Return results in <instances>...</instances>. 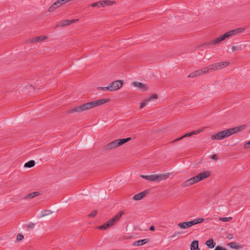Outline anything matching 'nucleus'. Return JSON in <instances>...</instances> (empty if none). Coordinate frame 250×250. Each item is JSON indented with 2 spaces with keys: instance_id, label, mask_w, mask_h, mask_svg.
Here are the masks:
<instances>
[{
  "instance_id": "obj_41",
  "label": "nucleus",
  "mask_w": 250,
  "mask_h": 250,
  "mask_svg": "<svg viewBox=\"0 0 250 250\" xmlns=\"http://www.w3.org/2000/svg\"><path fill=\"white\" fill-rule=\"evenodd\" d=\"M149 229H150V230H151V231H153V230H155V227H154V226H151L150 227Z\"/></svg>"
},
{
  "instance_id": "obj_7",
  "label": "nucleus",
  "mask_w": 250,
  "mask_h": 250,
  "mask_svg": "<svg viewBox=\"0 0 250 250\" xmlns=\"http://www.w3.org/2000/svg\"><path fill=\"white\" fill-rule=\"evenodd\" d=\"M229 62L227 61H223L211 64V66L212 67L213 70L214 71L225 68L229 65Z\"/></svg>"
},
{
  "instance_id": "obj_32",
  "label": "nucleus",
  "mask_w": 250,
  "mask_h": 250,
  "mask_svg": "<svg viewBox=\"0 0 250 250\" xmlns=\"http://www.w3.org/2000/svg\"><path fill=\"white\" fill-rule=\"evenodd\" d=\"M219 219L223 222H228L232 219V217H220Z\"/></svg>"
},
{
  "instance_id": "obj_23",
  "label": "nucleus",
  "mask_w": 250,
  "mask_h": 250,
  "mask_svg": "<svg viewBox=\"0 0 250 250\" xmlns=\"http://www.w3.org/2000/svg\"><path fill=\"white\" fill-rule=\"evenodd\" d=\"M148 240L147 239H144L142 240H140L137 241L134 243V246H138L143 245L148 242Z\"/></svg>"
},
{
  "instance_id": "obj_27",
  "label": "nucleus",
  "mask_w": 250,
  "mask_h": 250,
  "mask_svg": "<svg viewBox=\"0 0 250 250\" xmlns=\"http://www.w3.org/2000/svg\"><path fill=\"white\" fill-rule=\"evenodd\" d=\"M104 1L103 0H101L98 2H94L91 4V6L95 7H104L103 6V3Z\"/></svg>"
},
{
  "instance_id": "obj_21",
  "label": "nucleus",
  "mask_w": 250,
  "mask_h": 250,
  "mask_svg": "<svg viewBox=\"0 0 250 250\" xmlns=\"http://www.w3.org/2000/svg\"><path fill=\"white\" fill-rule=\"evenodd\" d=\"M39 195H40V193L39 192L35 191V192H32V193H29V194L26 195V196L24 197V198L25 199H31V198L35 197Z\"/></svg>"
},
{
  "instance_id": "obj_37",
  "label": "nucleus",
  "mask_w": 250,
  "mask_h": 250,
  "mask_svg": "<svg viewBox=\"0 0 250 250\" xmlns=\"http://www.w3.org/2000/svg\"><path fill=\"white\" fill-rule=\"evenodd\" d=\"M244 147L245 149L250 148V140L245 144Z\"/></svg>"
},
{
  "instance_id": "obj_13",
  "label": "nucleus",
  "mask_w": 250,
  "mask_h": 250,
  "mask_svg": "<svg viewBox=\"0 0 250 250\" xmlns=\"http://www.w3.org/2000/svg\"><path fill=\"white\" fill-rule=\"evenodd\" d=\"M148 193L147 190H145L139 193L135 194L133 197V199L134 200H140L142 199Z\"/></svg>"
},
{
  "instance_id": "obj_16",
  "label": "nucleus",
  "mask_w": 250,
  "mask_h": 250,
  "mask_svg": "<svg viewBox=\"0 0 250 250\" xmlns=\"http://www.w3.org/2000/svg\"><path fill=\"white\" fill-rule=\"evenodd\" d=\"M200 71H201L202 75H205L211 71H213L212 67L211 66V64L209 65L207 67H203L200 69Z\"/></svg>"
},
{
  "instance_id": "obj_30",
  "label": "nucleus",
  "mask_w": 250,
  "mask_h": 250,
  "mask_svg": "<svg viewBox=\"0 0 250 250\" xmlns=\"http://www.w3.org/2000/svg\"><path fill=\"white\" fill-rule=\"evenodd\" d=\"M229 246L233 249H239L241 248L240 245L236 244L235 242H230L229 244Z\"/></svg>"
},
{
  "instance_id": "obj_2",
  "label": "nucleus",
  "mask_w": 250,
  "mask_h": 250,
  "mask_svg": "<svg viewBox=\"0 0 250 250\" xmlns=\"http://www.w3.org/2000/svg\"><path fill=\"white\" fill-rule=\"evenodd\" d=\"M245 125H241L239 126H236L233 128L224 130L222 131H220L215 134H213L211 137L212 140H222L226 137H228L234 133H237L241 130H243L245 128Z\"/></svg>"
},
{
  "instance_id": "obj_39",
  "label": "nucleus",
  "mask_w": 250,
  "mask_h": 250,
  "mask_svg": "<svg viewBox=\"0 0 250 250\" xmlns=\"http://www.w3.org/2000/svg\"><path fill=\"white\" fill-rule=\"evenodd\" d=\"M222 250V247L221 246H217L215 249H214V250Z\"/></svg>"
},
{
  "instance_id": "obj_29",
  "label": "nucleus",
  "mask_w": 250,
  "mask_h": 250,
  "mask_svg": "<svg viewBox=\"0 0 250 250\" xmlns=\"http://www.w3.org/2000/svg\"><path fill=\"white\" fill-rule=\"evenodd\" d=\"M52 213L50 210H43L41 211L40 217H43L44 216L48 215Z\"/></svg>"
},
{
  "instance_id": "obj_15",
  "label": "nucleus",
  "mask_w": 250,
  "mask_h": 250,
  "mask_svg": "<svg viewBox=\"0 0 250 250\" xmlns=\"http://www.w3.org/2000/svg\"><path fill=\"white\" fill-rule=\"evenodd\" d=\"M132 84L134 86L142 89L144 91H147L148 89V87L145 84L140 82H134Z\"/></svg>"
},
{
  "instance_id": "obj_14",
  "label": "nucleus",
  "mask_w": 250,
  "mask_h": 250,
  "mask_svg": "<svg viewBox=\"0 0 250 250\" xmlns=\"http://www.w3.org/2000/svg\"><path fill=\"white\" fill-rule=\"evenodd\" d=\"M78 19H73L71 20H64L60 22V24L58 25V26H64L66 25H68L71 23L75 22L78 21Z\"/></svg>"
},
{
  "instance_id": "obj_10",
  "label": "nucleus",
  "mask_w": 250,
  "mask_h": 250,
  "mask_svg": "<svg viewBox=\"0 0 250 250\" xmlns=\"http://www.w3.org/2000/svg\"><path fill=\"white\" fill-rule=\"evenodd\" d=\"M158 99V96L157 94H153L149 98L146 99L140 105V108H142L145 106H146L149 104V103L154 100H156Z\"/></svg>"
},
{
  "instance_id": "obj_25",
  "label": "nucleus",
  "mask_w": 250,
  "mask_h": 250,
  "mask_svg": "<svg viewBox=\"0 0 250 250\" xmlns=\"http://www.w3.org/2000/svg\"><path fill=\"white\" fill-rule=\"evenodd\" d=\"M61 6L58 3L57 1H56L53 4H52L50 7L48 9V11L50 12H53L56 9H57L58 7Z\"/></svg>"
},
{
  "instance_id": "obj_22",
  "label": "nucleus",
  "mask_w": 250,
  "mask_h": 250,
  "mask_svg": "<svg viewBox=\"0 0 250 250\" xmlns=\"http://www.w3.org/2000/svg\"><path fill=\"white\" fill-rule=\"evenodd\" d=\"M204 221V219L202 218H198L194 219V220L190 221L191 226H193L198 224L202 223Z\"/></svg>"
},
{
  "instance_id": "obj_18",
  "label": "nucleus",
  "mask_w": 250,
  "mask_h": 250,
  "mask_svg": "<svg viewBox=\"0 0 250 250\" xmlns=\"http://www.w3.org/2000/svg\"><path fill=\"white\" fill-rule=\"evenodd\" d=\"M47 38V37L46 36H37V37H36L33 38L31 40V43L38 42H39L44 41V40H46Z\"/></svg>"
},
{
  "instance_id": "obj_24",
  "label": "nucleus",
  "mask_w": 250,
  "mask_h": 250,
  "mask_svg": "<svg viewBox=\"0 0 250 250\" xmlns=\"http://www.w3.org/2000/svg\"><path fill=\"white\" fill-rule=\"evenodd\" d=\"M243 49V45L242 44H238L236 45H233L231 47V50L232 52H235L237 51H241Z\"/></svg>"
},
{
  "instance_id": "obj_1",
  "label": "nucleus",
  "mask_w": 250,
  "mask_h": 250,
  "mask_svg": "<svg viewBox=\"0 0 250 250\" xmlns=\"http://www.w3.org/2000/svg\"><path fill=\"white\" fill-rule=\"evenodd\" d=\"M109 99H102L84 103L80 106L74 107L68 113L80 112L90 109L93 107L103 105L109 101Z\"/></svg>"
},
{
  "instance_id": "obj_42",
  "label": "nucleus",
  "mask_w": 250,
  "mask_h": 250,
  "mask_svg": "<svg viewBox=\"0 0 250 250\" xmlns=\"http://www.w3.org/2000/svg\"><path fill=\"white\" fill-rule=\"evenodd\" d=\"M33 226H34V224H30V225H28V227L29 228H32Z\"/></svg>"
},
{
  "instance_id": "obj_12",
  "label": "nucleus",
  "mask_w": 250,
  "mask_h": 250,
  "mask_svg": "<svg viewBox=\"0 0 250 250\" xmlns=\"http://www.w3.org/2000/svg\"><path fill=\"white\" fill-rule=\"evenodd\" d=\"M197 183V182L195 177L194 176V177H193L186 180L185 182H184L182 184L181 186L183 188H185V187H188L189 186L192 185L193 184H194L195 183Z\"/></svg>"
},
{
  "instance_id": "obj_6",
  "label": "nucleus",
  "mask_w": 250,
  "mask_h": 250,
  "mask_svg": "<svg viewBox=\"0 0 250 250\" xmlns=\"http://www.w3.org/2000/svg\"><path fill=\"white\" fill-rule=\"evenodd\" d=\"M131 138L128 137L127 138H124V139H117L114 141H112L109 143H108L107 145H106L105 146V149H112L113 148H115L127 142L128 141L131 140Z\"/></svg>"
},
{
  "instance_id": "obj_19",
  "label": "nucleus",
  "mask_w": 250,
  "mask_h": 250,
  "mask_svg": "<svg viewBox=\"0 0 250 250\" xmlns=\"http://www.w3.org/2000/svg\"><path fill=\"white\" fill-rule=\"evenodd\" d=\"M201 71H200V69L196 70L192 73H191L188 76V78H195L197 77L201 76H202Z\"/></svg>"
},
{
  "instance_id": "obj_26",
  "label": "nucleus",
  "mask_w": 250,
  "mask_h": 250,
  "mask_svg": "<svg viewBox=\"0 0 250 250\" xmlns=\"http://www.w3.org/2000/svg\"><path fill=\"white\" fill-rule=\"evenodd\" d=\"M35 165V162L34 160H30L28 162L25 163L24 167H25L31 168L33 167Z\"/></svg>"
},
{
  "instance_id": "obj_11",
  "label": "nucleus",
  "mask_w": 250,
  "mask_h": 250,
  "mask_svg": "<svg viewBox=\"0 0 250 250\" xmlns=\"http://www.w3.org/2000/svg\"><path fill=\"white\" fill-rule=\"evenodd\" d=\"M204 128H205V127H202L200 129L195 130V131H192L189 133H188L185 134L184 135L182 136V137L175 139L174 141H173V142H176V141L181 140L182 139H183L186 137H190V136H192V135H195V134H199L200 132H201L202 131H203V130L204 129Z\"/></svg>"
},
{
  "instance_id": "obj_5",
  "label": "nucleus",
  "mask_w": 250,
  "mask_h": 250,
  "mask_svg": "<svg viewBox=\"0 0 250 250\" xmlns=\"http://www.w3.org/2000/svg\"><path fill=\"white\" fill-rule=\"evenodd\" d=\"M170 175V173H166L159 174H151L149 175H141V177L147 181L151 182H160L162 180H165L167 179Z\"/></svg>"
},
{
  "instance_id": "obj_38",
  "label": "nucleus",
  "mask_w": 250,
  "mask_h": 250,
  "mask_svg": "<svg viewBox=\"0 0 250 250\" xmlns=\"http://www.w3.org/2000/svg\"><path fill=\"white\" fill-rule=\"evenodd\" d=\"M211 158L214 160H217L218 159V156L216 154H213L211 156Z\"/></svg>"
},
{
  "instance_id": "obj_43",
  "label": "nucleus",
  "mask_w": 250,
  "mask_h": 250,
  "mask_svg": "<svg viewBox=\"0 0 250 250\" xmlns=\"http://www.w3.org/2000/svg\"><path fill=\"white\" fill-rule=\"evenodd\" d=\"M227 250L226 249L222 247V250Z\"/></svg>"
},
{
  "instance_id": "obj_8",
  "label": "nucleus",
  "mask_w": 250,
  "mask_h": 250,
  "mask_svg": "<svg viewBox=\"0 0 250 250\" xmlns=\"http://www.w3.org/2000/svg\"><path fill=\"white\" fill-rule=\"evenodd\" d=\"M123 84L122 80L114 81L109 84L111 91L117 90L120 89Z\"/></svg>"
},
{
  "instance_id": "obj_3",
  "label": "nucleus",
  "mask_w": 250,
  "mask_h": 250,
  "mask_svg": "<svg viewBox=\"0 0 250 250\" xmlns=\"http://www.w3.org/2000/svg\"><path fill=\"white\" fill-rule=\"evenodd\" d=\"M245 29L243 27H240L234 29L233 30H230L228 32H227L224 34L221 35V36L216 38V39L209 41L207 43V45L208 46H211L216 44H218L220 43L221 42L224 41L227 38L236 35L244 31Z\"/></svg>"
},
{
  "instance_id": "obj_28",
  "label": "nucleus",
  "mask_w": 250,
  "mask_h": 250,
  "mask_svg": "<svg viewBox=\"0 0 250 250\" xmlns=\"http://www.w3.org/2000/svg\"><path fill=\"white\" fill-rule=\"evenodd\" d=\"M206 245L209 248H213L215 246V244L214 243L213 240L212 239H210L206 242Z\"/></svg>"
},
{
  "instance_id": "obj_4",
  "label": "nucleus",
  "mask_w": 250,
  "mask_h": 250,
  "mask_svg": "<svg viewBox=\"0 0 250 250\" xmlns=\"http://www.w3.org/2000/svg\"><path fill=\"white\" fill-rule=\"evenodd\" d=\"M125 213V211L121 210L114 217L109 219L108 221L104 223L103 225L98 227V229L101 230H105L108 228L113 226L117 223L122 217V215Z\"/></svg>"
},
{
  "instance_id": "obj_17",
  "label": "nucleus",
  "mask_w": 250,
  "mask_h": 250,
  "mask_svg": "<svg viewBox=\"0 0 250 250\" xmlns=\"http://www.w3.org/2000/svg\"><path fill=\"white\" fill-rule=\"evenodd\" d=\"M190 221L179 223L178 226L182 229H186L191 227Z\"/></svg>"
},
{
  "instance_id": "obj_9",
  "label": "nucleus",
  "mask_w": 250,
  "mask_h": 250,
  "mask_svg": "<svg viewBox=\"0 0 250 250\" xmlns=\"http://www.w3.org/2000/svg\"><path fill=\"white\" fill-rule=\"evenodd\" d=\"M210 175V172L209 171H204L200 172L197 176H195V179L197 182H199L202 180H203L208 178Z\"/></svg>"
},
{
  "instance_id": "obj_35",
  "label": "nucleus",
  "mask_w": 250,
  "mask_h": 250,
  "mask_svg": "<svg viewBox=\"0 0 250 250\" xmlns=\"http://www.w3.org/2000/svg\"><path fill=\"white\" fill-rule=\"evenodd\" d=\"M57 1L60 6L68 2V0H58Z\"/></svg>"
},
{
  "instance_id": "obj_40",
  "label": "nucleus",
  "mask_w": 250,
  "mask_h": 250,
  "mask_svg": "<svg viewBox=\"0 0 250 250\" xmlns=\"http://www.w3.org/2000/svg\"><path fill=\"white\" fill-rule=\"evenodd\" d=\"M180 233L179 232H175L174 234H173L172 236H171V238H174L178 234H179Z\"/></svg>"
},
{
  "instance_id": "obj_31",
  "label": "nucleus",
  "mask_w": 250,
  "mask_h": 250,
  "mask_svg": "<svg viewBox=\"0 0 250 250\" xmlns=\"http://www.w3.org/2000/svg\"><path fill=\"white\" fill-rule=\"evenodd\" d=\"M97 89L98 90H103L104 91L109 90V91H111V89L110 85H108L106 87H98L97 88Z\"/></svg>"
},
{
  "instance_id": "obj_34",
  "label": "nucleus",
  "mask_w": 250,
  "mask_h": 250,
  "mask_svg": "<svg viewBox=\"0 0 250 250\" xmlns=\"http://www.w3.org/2000/svg\"><path fill=\"white\" fill-rule=\"evenodd\" d=\"M24 237L23 235L21 233L18 234L17 237H16V240L17 242H19L22 240L23 239Z\"/></svg>"
},
{
  "instance_id": "obj_20",
  "label": "nucleus",
  "mask_w": 250,
  "mask_h": 250,
  "mask_svg": "<svg viewBox=\"0 0 250 250\" xmlns=\"http://www.w3.org/2000/svg\"><path fill=\"white\" fill-rule=\"evenodd\" d=\"M190 250H200L198 247V241L197 240H194L191 242Z\"/></svg>"
},
{
  "instance_id": "obj_36",
  "label": "nucleus",
  "mask_w": 250,
  "mask_h": 250,
  "mask_svg": "<svg viewBox=\"0 0 250 250\" xmlns=\"http://www.w3.org/2000/svg\"><path fill=\"white\" fill-rule=\"evenodd\" d=\"M97 211L96 210H93L92 211L91 213L88 215V217H94L96 214H97Z\"/></svg>"
},
{
  "instance_id": "obj_33",
  "label": "nucleus",
  "mask_w": 250,
  "mask_h": 250,
  "mask_svg": "<svg viewBox=\"0 0 250 250\" xmlns=\"http://www.w3.org/2000/svg\"><path fill=\"white\" fill-rule=\"evenodd\" d=\"M104 1L103 3V6L104 7L105 5H111L114 2L113 1H110V0H103Z\"/></svg>"
}]
</instances>
